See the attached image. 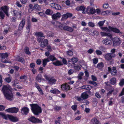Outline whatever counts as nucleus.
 Returning a JSON list of instances; mask_svg holds the SVG:
<instances>
[{
    "label": "nucleus",
    "mask_w": 124,
    "mask_h": 124,
    "mask_svg": "<svg viewBox=\"0 0 124 124\" xmlns=\"http://www.w3.org/2000/svg\"><path fill=\"white\" fill-rule=\"evenodd\" d=\"M12 89L8 85L3 86L1 91L6 98L9 101H11L13 99V94L12 93Z\"/></svg>",
    "instance_id": "obj_1"
},
{
    "label": "nucleus",
    "mask_w": 124,
    "mask_h": 124,
    "mask_svg": "<svg viewBox=\"0 0 124 124\" xmlns=\"http://www.w3.org/2000/svg\"><path fill=\"white\" fill-rule=\"evenodd\" d=\"M31 109L32 112L35 115L37 116L42 112L41 107L37 103L30 104Z\"/></svg>",
    "instance_id": "obj_2"
},
{
    "label": "nucleus",
    "mask_w": 124,
    "mask_h": 124,
    "mask_svg": "<svg viewBox=\"0 0 124 124\" xmlns=\"http://www.w3.org/2000/svg\"><path fill=\"white\" fill-rule=\"evenodd\" d=\"M100 28L102 31H105L107 32L112 31L116 33L122 34V32H121L116 27L109 26L108 28L107 27H101Z\"/></svg>",
    "instance_id": "obj_3"
},
{
    "label": "nucleus",
    "mask_w": 124,
    "mask_h": 124,
    "mask_svg": "<svg viewBox=\"0 0 124 124\" xmlns=\"http://www.w3.org/2000/svg\"><path fill=\"white\" fill-rule=\"evenodd\" d=\"M28 120L33 123L39 124L41 123L42 122L41 120L36 118L34 116L30 117L28 119Z\"/></svg>",
    "instance_id": "obj_4"
},
{
    "label": "nucleus",
    "mask_w": 124,
    "mask_h": 124,
    "mask_svg": "<svg viewBox=\"0 0 124 124\" xmlns=\"http://www.w3.org/2000/svg\"><path fill=\"white\" fill-rule=\"evenodd\" d=\"M113 45L114 46H116L119 45L121 43V40L120 38L118 37H114L112 38Z\"/></svg>",
    "instance_id": "obj_5"
},
{
    "label": "nucleus",
    "mask_w": 124,
    "mask_h": 124,
    "mask_svg": "<svg viewBox=\"0 0 124 124\" xmlns=\"http://www.w3.org/2000/svg\"><path fill=\"white\" fill-rule=\"evenodd\" d=\"M95 9L94 7L88 6L86 8L85 12L89 15H93L95 14Z\"/></svg>",
    "instance_id": "obj_6"
},
{
    "label": "nucleus",
    "mask_w": 124,
    "mask_h": 124,
    "mask_svg": "<svg viewBox=\"0 0 124 124\" xmlns=\"http://www.w3.org/2000/svg\"><path fill=\"white\" fill-rule=\"evenodd\" d=\"M19 109L18 108L15 107L8 108L6 110V111L8 113H17L19 111Z\"/></svg>",
    "instance_id": "obj_7"
},
{
    "label": "nucleus",
    "mask_w": 124,
    "mask_h": 124,
    "mask_svg": "<svg viewBox=\"0 0 124 124\" xmlns=\"http://www.w3.org/2000/svg\"><path fill=\"white\" fill-rule=\"evenodd\" d=\"M0 55L1 58L2 59L1 62H2L7 63H9L8 61L6 60H4L5 58H7L8 56V54L7 53H1Z\"/></svg>",
    "instance_id": "obj_8"
},
{
    "label": "nucleus",
    "mask_w": 124,
    "mask_h": 124,
    "mask_svg": "<svg viewBox=\"0 0 124 124\" xmlns=\"http://www.w3.org/2000/svg\"><path fill=\"white\" fill-rule=\"evenodd\" d=\"M116 55L115 54L108 53L105 54L104 56L106 60L109 61L110 60L112 57H114Z\"/></svg>",
    "instance_id": "obj_9"
},
{
    "label": "nucleus",
    "mask_w": 124,
    "mask_h": 124,
    "mask_svg": "<svg viewBox=\"0 0 124 124\" xmlns=\"http://www.w3.org/2000/svg\"><path fill=\"white\" fill-rule=\"evenodd\" d=\"M29 109L27 107H24L22 108L21 111L22 113L25 115L28 114L29 111Z\"/></svg>",
    "instance_id": "obj_10"
},
{
    "label": "nucleus",
    "mask_w": 124,
    "mask_h": 124,
    "mask_svg": "<svg viewBox=\"0 0 124 124\" xmlns=\"http://www.w3.org/2000/svg\"><path fill=\"white\" fill-rule=\"evenodd\" d=\"M61 88L62 91H66L70 89V86L68 84L65 83L61 85Z\"/></svg>",
    "instance_id": "obj_11"
},
{
    "label": "nucleus",
    "mask_w": 124,
    "mask_h": 124,
    "mask_svg": "<svg viewBox=\"0 0 124 124\" xmlns=\"http://www.w3.org/2000/svg\"><path fill=\"white\" fill-rule=\"evenodd\" d=\"M102 42L103 44L106 45H110L112 44L111 41L108 38H105L103 39Z\"/></svg>",
    "instance_id": "obj_12"
},
{
    "label": "nucleus",
    "mask_w": 124,
    "mask_h": 124,
    "mask_svg": "<svg viewBox=\"0 0 124 124\" xmlns=\"http://www.w3.org/2000/svg\"><path fill=\"white\" fill-rule=\"evenodd\" d=\"M13 12L14 13V16H19L18 18L19 19H21L22 17V15L21 11L17 10H14Z\"/></svg>",
    "instance_id": "obj_13"
},
{
    "label": "nucleus",
    "mask_w": 124,
    "mask_h": 124,
    "mask_svg": "<svg viewBox=\"0 0 124 124\" xmlns=\"http://www.w3.org/2000/svg\"><path fill=\"white\" fill-rule=\"evenodd\" d=\"M8 117L9 120L13 122H16L19 121V120L16 117L14 116L11 115H8Z\"/></svg>",
    "instance_id": "obj_14"
},
{
    "label": "nucleus",
    "mask_w": 124,
    "mask_h": 124,
    "mask_svg": "<svg viewBox=\"0 0 124 124\" xmlns=\"http://www.w3.org/2000/svg\"><path fill=\"white\" fill-rule=\"evenodd\" d=\"M0 9L4 12L7 16H9V14L8 13V11L9 8L7 6H5L2 7L0 8Z\"/></svg>",
    "instance_id": "obj_15"
},
{
    "label": "nucleus",
    "mask_w": 124,
    "mask_h": 124,
    "mask_svg": "<svg viewBox=\"0 0 124 124\" xmlns=\"http://www.w3.org/2000/svg\"><path fill=\"white\" fill-rule=\"evenodd\" d=\"M86 7L83 6H78L77 7L76 9L77 10L80 11H82V13L83 14H85V9Z\"/></svg>",
    "instance_id": "obj_16"
},
{
    "label": "nucleus",
    "mask_w": 124,
    "mask_h": 124,
    "mask_svg": "<svg viewBox=\"0 0 124 124\" xmlns=\"http://www.w3.org/2000/svg\"><path fill=\"white\" fill-rule=\"evenodd\" d=\"M48 40L47 39H45L43 40L41 42L40 44V46L42 47H44L47 46L48 44Z\"/></svg>",
    "instance_id": "obj_17"
},
{
    "label": "nucleus",
    "mask_w": 124,
    "mask_h": 124,
    "mask_svg": "<svg viewBox=\"0 0 124 124\" xmlns=\"http://www.w3.org/2000/svg\"><path fill=\"white\" fill-rule=\"evenodd\" d=\"M61 16V14L59 12L53 14L52 15V17L53 20H57L60 18Z\"/></svg>",
    "instance_id": "obj_18"
},
{
    "label": "nucleus",
    "mask_w": 124,
    "mask_h": 124,
    "mask_svg": "<svg viewBox=\"0 0 124 124\" xmlns=\"http://www.w3.org/2000/svg\"><path fill=\"white\" fill-rule=\"evenodd\" d=\"M56 81V80L53 77L50 78L47 81L49 84L51 85L55 84Z\"/></svg>",
    "instance_id": "obj_19"
},
{
    "label": "nucleus",
    "mask_w": 124,
    "mask_h": 124,
    "mask_svg": "<svg viewBox=\"0 0 124 124\" xmlns=\"http://www.w3.org/2000/svg\"><path fill=\"white\" fill-rule=\"evenodd\" d=\"M44 79L42 76L40 74H38L36 77V81L39 83L41 82L42 80Z\"/></svg>",
    "instance_id": "obj_20"
},
{
    "label": "nucleus",
    "mask_w": 124,
    "mask_h": 124,
    "mask_svg": "<svg viewBox=\"0 0 124 124\" xmlns=\"http://www.w3.org/2000/svg\"><path fill=\"white\" fill-rule=\"evenodd\" d=\"M25 22L24 20L23 19L20 22L18 27V30L19 31L22 30L25 24Z\"/></svg>",
    "instance_id": "obj_21"
},
{
    "label": "nucleus",
    "mask_w": 124,
    "mask_h": 124,
    "mask_svg": "<svg viewBox=\"0 0 124 124\" xmlns=\"http://www.w3.org/2000/svg\"><path fill=\"white\" fill-rule=\"evenodd\" d=\"M70 17V13H67L65 14H63L62 16L61 19L62 21H64L66 19Z\"/></svg>",
    "instance_id": "obj_22"
},
{
    "label": "nucleus",
    "mask_w": 124,
    "mask_h": 124,
    "mask_svg": "<svg viewBox=\"0 0 124 124\" xmlns=\"http://www.w3.org/2000/svg\"><path fill=\"white\" fill-rule=\"evenodd\" d=\"M59 27L61 30L63 29L65 31H69L70 30V27L67 26H63L62 24L61 25H59L58 26Z\"/></svg>",
    "instance_id": "obj_23"
},
{
    "label": "nucleus",
    "mask_w": 124,
    "mask_h": 124,
    "mask_svg": "<svg viewBox=\"0 0 124 124\" xmlns=\"http://www.w3.org/2000/svg\"><path fill=\"white\" fill-rule=\"evenodd\" d=\"M35 87L38 89L40 94L41 95H43L44 94V93L42 89L39 86L38 84L36 83H35Z\"/></svg>",
    "instance_id": "obj_24"
},
{
    "label": "nucleus",
    "mask_w": 124,
    "mask_h": 124,
    "mask_svg": "<svg viewBox=\"0 0 124 124\" xmlns=\"http://www.w3.org/2000/svg\"><path fill=\"white\" fill-rule=\"evenodd\" d=\"M50 62V60L48 58H45L42 60V65L44 67H45L46 65L47 62Z\"/></svg>",
    "instance_id": "obj_25"
},
{
    "label": "nucleus",
    "mask_w": 124,
    "mask_h": 124,
    "mask_svg": "<svg viewBox=\"0 0 124 124\" xmlns=\"http://www.w3.org/2000/svg\"><path fill=\"white\" fill-rule=\"evenodd\" d=\"M100 34L101 35L102 37L108 36L110 37L112 36L109 33H107L105 32H100Z\"/></svg>",
    "instance_id": "obj_26"
},
{
    "label": "nucleus",
    "mask_w": 124,
    "mask_h": 124,
    "mask_svg": "<svg viewBox=\"0 0 124 124\" xmlns=\"http://www.w3.org/2000/svg\"><path fill=\"white\" fill-rule=\"evenodd\" d=\"M53 64L55 66H62L63 65V64L60 61L57 60L55 62H53Z\"/></svg>",
    "instance_id": "obj_27"
},
{
    "label": "nucleus",
    "mask_w": 124,
    "mask_h": 124,
    "mask_svg": "<svg viewBox=\"0 0 124 124\" xmlns=\"http://www.w3.org/2000/svg\"><path fill=\"white\" fill-rule=\"evenodd\" d=\"M31 27V23L30 21H28L26 26V29L28 30V32L30 31V30Z\"/></svg>",
    "instance_id": "obj_28"
},
{
    "label": "nucleus",
    "mask_w": 124,
    "mask_h": 124,
    "mask_svg": "<svg viewBox=\"0 0 124 124\" xmlns=\"http://www.w3.org/2000/svg\"><path fill=\"white\" fill-rule=\"evenodd\" d=\"M53 12L50 9H47L45 11V14L48 15L49 16H51L53 13Z\"/></svg>",
    "instance_id": "obj_29"
},
{
    "label": "nucleus",
    "mask_w": 124,
    "mask_h": 124,
    "mask_svg": "<svg viewBox=\"0 0 124 124\" xmlns=\"http://www.w3.org/2000/svg\"><path fill=\"white\" fill-rule=\"evenodd\" d=\"M50 92L54 94H58L60 93V91L57 89H54L51 90L50 91Z\"/></svg>",
    "instance_id": "obj_30"
},
{
    "label": "nucleus",
    "mask_w": 124,
    "mask_h": 124,
    "mask_svg": "<svg viewBox=\"0 0 124 124\" xmlns=\"http://www.w3.org/2000/svg\"><path fill=\"white\" fill-rule=\"evenodd\" d=\"M47 58H48L50 61H52L57 60L56 58L53 55H50Z\"/></svg>",
    "instance_id": "obj_31"
},
{
    "label": "nucleus",
    "mask_w": 124,
    "mask_h": 124,
    "mask_svg": "<svg viewBox=\"0 0 124 124\" xmlns=\"http://www.w3.org/2000/svg\"><path fill=\"white\" fill-rule=\"evenodd\" d=\"M92 123L94 124H100L99 121L95 118H93L91 120Z\"/></svg>",
    "instance_id": "obj_32"
},
{
    "label": "nucleus",
    "mask_w": 124,
    "mask_h": 124,
    "mask_svg": "<svg viewBox=\"0 0 124 124\" xmlns=\"http://www.w3.org/2000/svg\"><path fill=\"white\" fill-rule=\"evenodd\" d=\"M88 95L85 92H84L81 94V97L84 99H86L88 98Z\"/></svg>",
    "instance_id": "obj_33"
},
{
    "label": "nucleus",
    "mask_w": 124,
    "mask_h": 124,
    "mask_svg": "<svg viewBox=\"0 0 124 124\" xmlns=\"http://www.w3.org/2000/svg\"><path fill=\"white\" fill-rule=\"evenodd\" d=\"M24 51L25 53L26 54L30 55L31 54V52L29 51V48L28 47L26 46L24 49Z\"/></svg>",
    "instance_id": "obj_34"
},
{
    "label": "nucleus",
    "mask_w": 124,
    "mask_h": 124,
    "mask_svg": "<svg viewBox=\"0 0 124 124\" xmlns=\"http://www.w3.org/2000/svg\"><path fill=\"white\" fill-rule=\"evenodd\" d=\"M34 8L33 5L30 4L29 5V8L28 9V12L29 13H31L34 9Z\"/></svg>",
    "instance_id": "obj_35"
},
{
    "label": "nucleus",
    "mask_w": 124,
    "mask_h": 124,
    "mask_svg": "<svg viewBox=\"0 0 124 124\" xmlns=\"http://www.w3.org/2000/svg\"><path fill=\"white\" fill-rule=\"evenodd\" d=\"M35 35L38 37H44V34L42 32H37L35 33Z\"/></svg>",
    "instance_id": "obj_36"
},
{
    "label": "nucleus",
    "mask_w": 124,
    "mask_h": 124,
    "mask_svg": "<svg viewBox=\"0 0 124 124\" xmlns=\"http://www.w3.org/2000/svg\"><path fill=\"white\" fill-rule=\"evenodd\" d=\"M117 72V71L116 70V68L115 67H113L112 70L111 72V74L113 75H115Z\"/></svg>",
    "instance_id": "obj_37"
},
{
    "label": "nucleus",
    "mask_w": 124,
    "mask_h": 124,
    "mask_svg": "<svg viewBox=\"0 0 124 124\" xmlns=\"http://www.w3.org/2000/svg\"><path fill=\"white\" fill-rule=\"evenodd\" d=\"M17 61L20 62L23 64H24L25 62V61L24 59L22 57H20L18 58Z\"/></svg>",
    "instance_id": "obj_38"
},
{
    "label": "nucleus",
    "mask_w": 124,
    "mask_h": 124,
    "mask_svg": "<svg viewBox=\"0 0 124 124\" xmlns=\"http://www.w3.org/2000/svg\"><path fill=\"white\" fill-rule=\"evenodd\" d=\"M116 79L115 78H111L110 81V82L112 85H114L116 83Z\"/></svg>",
    "instance_id": "obj_39"
},
{
    "label": "nucleus",
    "mask_w": 124,
    "mask_h": 124,
    "mask_svg": "<svg viewBox=\"0 0 124 124\" xmlns=\"http://www.w3.org/2000/svg\"><path fill=\"white\" fill-rule=\"evenodd\" d=\"M78 60V59L77 58L74 57L71 59V62H73V64H74L76 63Z\"/></svg>",
    "instance_id": "obj_40"
},
{
    "label": "nucleus",
    "mask_w": 124,
    "mask_h": 124,
    "mask_svg": "<svg viewBox=\"0 0 124 124\" xmlns=\"http://www.w3.org/2000/svg\"><path fill=\"white\" fill-rule=\"evenodd\" d=\"M13 83L12 86L14 87H16V85L18 83V81L17 79H15L13 82H12Z\"/></svg>",
    "instance_id": "obj_41"
},
{
    "label": "nucleus",
    "mask_w": 124,
    "mask_h": 124,
    "mask_svg": "<svg viewBox=\"0 0 124 124\" xmlns=\"http://www.w3.org/2000/svg\"><path fill=\"white\" fill-rule=\"evenodd\" d=\"M5 17V14L0 9V19H3Z\"/></svg>",
    "instance_id": "obj_42"
},
{
    "label": "nucleus",
    "mask_w": 124,
    "mask_h": 124,
    "mask_svg": "<svg viewBox=\"0 0 124 124\" xmlns=\"http://www.w3.org/2000/svg\"><path fill=\"white\" fill-rule=\"evenodd\" d=\"M47 36L49 37L54 36V33L51 31H48L47 32Z\"/></svg>",
    "instance_id": "obj_43"
},
{
    "label": "nucleus",
    "mask_w": 124,
    "mask_h": 124,
    "mask_svg": "<svg viewBox=\"0 0 124 124\" xmlns=\"http://www.w3.org/2000/svg\"><path fill=\"white\" fill-rule=\"evenodd\" d=\"M124 84V79H122L120 80L119 85L120 86H122Z\"/></svg>",
    "instance_id": "obj_44"
},
{
    "label": "nucleus",
    "mask_w": 124,
    "mask_h": 124,
    "mask_svg": "<svg viewBox=\"0 0 124 124\" xmlns=\"http://www.w3.org/2000/svg\"><path fill=\"white\" fill-rule=\"evenodd\" d=\"M54 9L57 10H60L61 9V7L59 4H56Z\"/></svg>",
    "instance_id": "obj_45"
},
{
    "label": "nucleus",
    "mask_w": 124,
    "mask_h": 124,
    "mask_svg": "<svg viewBox=\"0 0 124 124\" xmlns=\"http://www.w3.org/2000/svg\"><path fill=\"white\" fill-rule=\"evenodd\" d=\"M103 67V64L102 62L99 63L97 65V67L99 69Z\"/></svg>",
    "instance_id": "obj_46"
},
{
    "label": "nucleus",
    "mask_w": 124,
    "mask_h": 124,
    "mask_svg": "<svg viewBox=\"0 0 124 124\" xmlns=\"http://www.w3.org/2000/svg\"><path fill=\"white\" fill-rule=\"evenodd\" d=\"M61 107L60 106H56L54 107V110H55L59 111L61 110Z\"/></svg>",
    "instance_id": "obj_47"
},
{
    "label": "nucleus",
    "mask_w": 124,
    "mask_h": 124,
    "mask_svg": "<svg viewBox=\"0 0 124 124\" xmlns=\"http://www.w3.org/2000/svg\"><path fill=\"white\" fill-rule=\"evenodd\" d=\"M95 13H96L98 15H100L101 14V10L99 8H97L95 9Z\"/></svg>",
    "instance_id": "obj_48"
},
{
    "label": "nucleus",
    "mask_w": 124,
    "mask_h": 124,
    "mask_svg": "<svg viewBox=\"0 0 124 124\" xmlns=\"http://www.w3.org/2000/svg\"><path fill=\"white\" fill-rule=\"evenodd\" d=\"M105 21V20H104L103 21H101L99 22L98 24L100 27H102Z\"/></svg>",
    "instance_id": "obj_49"
},
{
    "label": "nucleus",
    "mask_w": 124,
    "mask_h": 124,
    "mask_svg": "<svg viewBox=\"0 0 124 124\" xmlns=\"http://www.w3.org/2000/svg\"><path fill=\"white\" fill-rule=\"evenodd\" d=\"M43 76L46 80L47 81H48L50 78L49 77V75H47L45 73H44L43 74Z\"/></svg>",
    "instance_id": "obj_50"
},
{
    "label": "nucleus",
    "mask_w": 124,
    "mask_h": 124,
    "mask_svg": "<svg viewBox=\"0 0 124 124\" xmlns=\"http://www.w3.org/2000/svg\"><path fill=\"white\" fill-rule=\"evenodd\" d=\"M108 4L107 3H105L103 4V7L104 8L106 9L108 8Z\"/></svg>",
    "instance_id": "obj_51"
},
{
    "label": "nucleus",
    "mask_w": 124,
    "mask_h": 124,
    "mask_svg": "<svg viewBox=\"0 0 124 124\" xmlns=\"http://www.w3.org/2000/svg\"><path fill=\"white\" fill-rule=\"evenodd\" d=\"M99 49L101 51H105V47L103 46H101L98 47Z\"/></svg>",
    "instance_id": "obj_52"
},
{
    "label": "nucleus",
    "mask_w": 124,
    "mask_h": 124,
    "mask_svg": "<svg viewBox=\"0 0 124 124\" xmlns=\"http://www.w3.org/2000/svg\"><path fill=\"white\" fill-rule=\"evenodd\" d=\"M34 7V8L36 9V10H39L40 8L39 6L37 4H36L35 5Z\"/></svg>",
    "instance_id": "obj_53"
},
{
    "label": "nucleus",
    "mask_w": 124,
    "mask_h": 124,
    "mask_svg": "<svg viewBox=\"0 0 124 124\" xmlns=\"http://www.w3.org/2000/svg\"><path fill=\"white\" fill-rule=\"evenodd\" d=\"M84 75V73L82 72H80L79 75L78 77V78L79 79H82V77Z\"/></svg>",
    "instance_id": "obj_54"
},
{
    "label": "nucleus",
    "mask_w": 124,
    "mask_h": 124,
    "mask_svg": "<svg viewBox=\"0 0 124 124\" xmlns=\"http://www.w3.org/2000/svg\"><path fill=\"white\" fill-rule=\"evenodd\" d=\"M46 49L49 52H51L52 51L51 47L50 45H48L47 46Z\"/></svg>",
    "instance_id": "obj_55"
},
{
    "label": "nucleus",
    "mask_w": 124,
    "mask_h": 124,
    "mask_svg": "<svg viewBox=\"0 0 124 124\" xmlns=\"http://www.w3.org/2000/svg\"><path fill=\"white\" fill-rule=\"evenodd\" d=\"M93 63L95 64H96L98 62V60L97 58H94L93 59Z\"/></svg>",
    "instance_id": "obj_56"
},
{
    "label": "nucleus",
    "mask_w": 124,
    "mask_h": 124,
    "mask_svg": "<svg viewBox=\"0 0 124 124\" xmlns=\"http://www.w3.org/2000/svg\"><path fill=\"white\" fill-rule=\"evenodd\" d=\"M44 38V37H38L37 39V41L39 42L41 41Z\"/></svg>",
    "instance_id": "obj_57"
},
{
    "label": "nucleus",
    "mask_w": 124,
    "mask_h": 124,
    "mask_svg": "<svg viewBox=\"0 0 124 124\" xmlns=\"http://www.w3.org/2000/svg\"><path fill=\"white\" fill-rule=\"evenodd\" d=\"M27 76L25 75L21 76L20 77V79H21L26 80L27 79Z\"/></svg>",
    "instance_id": "obj_58"
},
{
    "label": "nucleus",
    "mask_w": 124,
    "mask_h": 124,
    "mask_svg": "<svg viewBox=\"0 0 124 124\" xmlns=\"http://www.w3.org/2000/svg\"><path fill=\"white\" fill-rule=\"evenodd\" d=\"M88 24L89 26L92 27H93L95 26L94 23L92 22H89Z\"/></svg>",
    "instance_id": "obj_59"
},
{
    "label": "nucleus",
    "mask_w": 124,
    "mask_h": 124,
    "mask_svg": "<svg viewBox=\"0 0 124 124\" xmlns=\"http://www.w3.org/2000/svg\"><path fill=\"white\" fill-rule=\"evenodd\" d=\"M96 53L98 55H101L102 54V52L101 51L98 50H96Z\"/></svg>",
    "instance_id": "obj_60"
},
{
    "label": "nucleus",
    "mask_w": 124,
    "mask_h": 124,
    "mask_svg": "<svg viewBox=\"0 0 124 124\" xmlns=\"http://www.w3.org/2000/svg\"><path fill=\"white\" fill-rule=\"evenodd\" d=\"M38 14L40 16L44 17L45 15V14L42 12H38Z\"/></svg>",
    "instance_id": "obj_61"
},
{
    "label": "nucleus",
    "mask_w": 124,
    "mask_h": 124,
    "mask_svg": "<svg viewBox=\"0 0 124 124\" xmlns=\"http://www.w3.org/2000/svg\"><path fill=\"white\" fill-rule=\"evenodd\" d=\"M41 60L40 59H38L36 62V63L38 65H40L41 63Z\"/></svg>",
    "instance_id": "obj_62"
},
{
    "label": "nucleus",
    "mask_w": 124,
    "mask_h": 124,
    "mask_svg": "<svg viewBox=\"0 0 124 124\" xmlns=\"http://www.w3.org/2000/svg\"><path fill=\"white\" fill-rule=\"evenodd\" d=\"M74 67L75 69L77 70H79L81 69L80 67L78 65H75Z\"/></svg>",
    "instance_id": "obj_63"
},
{
    "label": "nucleus",
    "mask_w": 124,
    "mask_h": 124,
    "mask_svg": "<svg viewBox=\"0 0 124 124\" xmlns=\"http://www.w3.org/2000/svg\"><path fill=\"white\" fill-rule=\"evenodd\" d=\"M31 71L33 74H35L37 72V70L36 69L34 68L32 69Z\"/></svg>",
    "instance_id": "obj_64"
}]
</instances>
